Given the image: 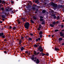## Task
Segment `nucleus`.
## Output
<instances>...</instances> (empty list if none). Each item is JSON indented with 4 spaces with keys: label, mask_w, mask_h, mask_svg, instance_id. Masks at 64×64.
I'll list each match as a JSON object with an SVG mask.
<instances>
[{
    "label": "nucleus",
    "mask_w": 64,
    "mask_h": 64,
    "mask_svg": "<svg viewBox=\"0 0 64 64\" xmlns=\"http://www.w3.org/2000/svg\"><path fill=\"white\" fill-rule=\"evenodd\" d=\"M30 24L28 22H27L25 23V24L24 25V27L25 28L28 29L29 28V25Z\"/></svg>",
    "instance_id": "nucleus-1"
},
{
    "label": "nucleus",
    "mask_w": 64,
    "mask_h": 64,
    "mask_svg": "<svg viewBox=\"0 0 64 64\" xmlns=\"http://www.w3.org/2000/svg\"><path fill=\"white\" fill-rule=\"evenodd\" d=\"M52 6L53 7H55V8H56L57 7V4H55L53 3L52 4Z\"/></svg>",
    "instance_id": "nucleus-2"
},
{
    "label": "nucleus",
    "mask_w": 64,
    "mask_h": 64,
    "mask_svg": "<svg viewBox=\"0 0 64 64\" xmlns=\"http://www.w3.org/2000/svg\"><path fill=\"white\" fill-rule=\"evenodd\" d=\"M52 17H53L54 19H56V16L55 14H53L52 15Z\"/></svg>",
    "instance_id": "nucleus-3"
},
{
    "label": "nucleus",
    "mask_w": 64,
    "mask_h": 64,
    "mask_svg": "<svg viewBox=\"0 0 64 64\" xmlns=\"http://www.w3.org/2000/svg\"><path fill=\"white\" fill-rule=\"evenodd\" d=\"M40 62L39 61V60H38V59H36V64H38Z\"/></svg>",
    "instance_id": "nucleus-4"
},
{
    "label": "nucleus",
    "mask_w": 64,
    "mask_h": 64,
    "mask_svg": "<svg viewBox=\"0 0 64 64\" xmlns=\"http://www.w3.org/2000/svg\"><path fill=\"white\" fill-rule=\"evenodd\" d=\"M33 18H34V20H36L37 19V17L36 16H34L33 17Z\"/></svg>",
    "instance_id": "nucleus-5"
},
{
    "label": "nucleus",
    "mask_w": 64,
    "mask_h": 64,
    "mask_svg": "<svg viewBox=\"0 0 64 64\" xmlns=\"http://www.w3.org/2000/svg\"><path fill=\"white\" fill-rule=\"evenodd\" d=\"M60 36H63V35H64V34L62 33V32H60Z\"/></svg>",
    "instance_id": "nucleus-6"
},
{
    "label": "nucleus",
    "mask_w": 64,
    "mask_h": 64,
    "mask_svg": "<svg viewBox=\"0 0 64 64\" xmlns=\"http://www.w3.org/2000/svg\"><path fill=\"white\" fill-rule=\"evenodd\" d=\"M4 35V33H0V36H2Z\"/></svg>",
    "instance_id": "nucleus-7"
},
{
    "label": "nucleus",
    "mask_w": 64,
    "mask_h": 64,
    "mask_svg": "<svg viewBox=\"0 0 64 64\" xmlns=\"http://www.w3.org/2000/svg\"><path fill=\"white\" fill-rule=\"evenodd\" d=\"M55 49L56 51H59V49L58 48H55Z\"/></svg>",
    "instance_id": "nucleus-8"
},
{
    "label": "nucleus",
    "mask_w": 64,
    "mask_h": 64,
    "mask_svg": "<svg viewBox=\"0 0 64 64\" xmlns=\"http://www.w3.org/2000/svg\"><path fill=\"white\" fill-rule=\"evenodd\" d=\"M45 21L44 20H43V21L42 22V23H41V24L42 25H43L45 24Z\"/></svg>",
    "instance_id": "nucleus-9"
},
{
    "label": "nucleus",
    "mask_w": 64,
    "mask_h": 64,
    "mask_svg": "<svg viewBox=\"0 0 64 64\" xmlns=\"http://www.w3.org/2000/svg\"><path fill=\"white\" fill-rule=\"evenodd\" d=\"M42 48L40 46L38 48V50H40L41 49H42Z\"/></svg>",
    "instance_id": "nucleus-10"
},
{
    "label": "nucleus",
    "mask_w": 64,
    "mask_h": 64,
    "mask_svg": "<svg viewBox=\"0 0 64 64\" xmlns=\"http://www.w3.org/2000/svg\"><path fill=\"white\" fill-rule=\"evenodd\" d=\"M40 55H42V56H44V55H45V54H44L42 52L40 53Z\"/></svg>",
    "instance_id": "nucleus-11"
},
{
    "label": "nucleus",
    "mask_w": 64,
    "mask_h": 64,
    "mask_svg": "<svg viewBox=\"0 0 64 64\" xmlns=\"http://www.w3.org/2000/svg\"><path fill=\"white\" fill-rule=\"evenodd\" d=\"M22 43V41H21V40H20L19 41V44H21V43Z\"/></svg>",
    "instance_id": "nucleus-12"
},
{
    "label": "nucleus",
    "mask_w": 64,
    "mask_h": 64,
    "mask_svg": "<svg viewBox=\"0 0 64 64\" xmlns=\"http://www.w3.org/2000/svg\"><path fill=\"white\" fill-rule=\"evenodd\" d=\"M62 40H63V39L61 38H60L58 39L59 41H62Z\"/></svg>",
    "instance_id": "nucleus-13"
},
{
    "label": "nucleus",
    "mask_w": 64,
    "mask_h": 64,
    "mask_svg": "<svg viewBox=\"0 0 64 64\" xmlns=\"http://www.w3.org/2000/svg\"><path fill=\"white\" fill-rule=\"evenodd\" d=\"M50 26L52 27H54V25L53 24H50Z\"/></svg>",
    "instance_id": "nucleus-14"
},
{
    "label": "nucleus",
    "mask_w": 64,
    "mask_h": 64,
    "mask_svg": "<svg viewBox=\"0 0 64 64\" xmlns=\"http://www.w3.org/2000/svg\"><path fill=\"white\" fill-rule=\"evenodd\" d=\"M24 49V47H22L20 48V50L21 51H23V50Z\"/></svg>",
    "instance_id": "nucleus-15"
},
{
    "label": "nucleus",
    "mask_w": 64,
    "mask_h": 64,
    "mask_svg": "<svg viewBox=\"0 0 64 64\" xmlns=\"http://www.w3.org/2000/svg\"><path fill=\"white\" fill-rule=\"evenodd\" d=\"M56 24V22L55 21L54 22L52 23V24H53V25H55Z\"/></svg>",
    "instance_id": "nucleus-16"
},
{
    "label": "nucleus",
    "mask_w": 64,
    "mask_h": 64,
    "mask_svg": "<svg viewBox=\"0 0 64 64\" xmlns=\"http://www.w3.org/2000/svg\"><path fill=\"white\" fill-rule=\"evenodd\" d=\"M43 34V32L42 31L40 32L39 33V35H41V34Z\"/></svg>",
    "instance_id": "nucleus-17"
},
{
    "label": "nucleus",
    "mask_w": 64,
    "mask_h": 64,
    "mask_svg": "<svg viewBox=\"0 0 64 64\" xmlns=\"http://www.w3.org/2000/svg\"><path fill=\"white\" fill-rule=\"evenodd\" d=\"M2 37L3 38H6V36H5L3 35L2 36Z\"/></svg>",
    "instance_id": "nucleus-18"
},
{
    "label": "nucleus",
    "mask_w": 64,
    "mask_h": 64,
    "mask_svg": "<svg viewBox=\"0 0 64 64\" xmlns=\"http://www.w3.org/2000/svg\"><path fill=\"white\" fill-rule=\"evenodd\" d=\"M46 12V10H43L42 11V13H45Z\"/></svg>",
    "instance_id": "nucleus-19"
},
{
    "label": "nucleus",
    "mask_w": 64,
    "mask_h": 64,
    "mask_svg": "<svg viewBox=\"0 0 64 64\" xmlns=\"http://www.w3.org/2000/svg\"><path fill=\"white\" fill-rule=\"evenodd\" d=\"M40 21H41V22H42V21H44V20H43V19L41 18H40Z\"/></svg>",
    "instance_id": "nucleus-20"
},
{
    "label": "nucleus",
    "mask_w": 64,
    "mask_h": 64,
    "mask_svg": "<svg viewBox=\"0 0 64 64\" xmlns=\"http://www.w3.org/2000/svg\"><path fill=\"white\" fill-rule=\"evenodd\" d=\"M6 12H10V10H9L8 9H6Z\"/></svg>",
    "instance_id": "nucleus-21"
},
{
    "label": "nucleus",
    "mask_w": 64,
    "mask_h": 64,
    "mask_svg": "<svg viewBox=\"0 0 64 64\" xmlns=\"http://www.w3.org/2000/svg\"><path fill=\"white\" fill-rule=\"evenodd\" d=\"M34 53L35 55H37V53H36V51H34Z\"/></svg>",
    "instance_id": "nucleus-22"
},
{
    "label": "nucleus",
    "mask_w": 64,
    "mask_h": 64,
    "mask_svg": "<svg viewBox=\"0 0 64 64\" xmlns=\"http://www.w3.org/2000/svg\"><path fill=\"white\" fill-rule=\"evenodd\" d=\"M38 27L40 28H41V27H42V26H41V24H40Z\"/></svg>",
    "instance_id": "nucleus-23"
},
{
    "label": "nucleus",
    "mask_w": 64,
    "mask_h": 64,
    "mask_svg": "<svg viewBox=\"0 0 64 64\" xmlns=\"http://www.w3.org/2000/svg\"><path fill=\"white\" fill-rule=\"evenodd\" d=\"M40 29H41V28H39V27H38V31H39L40 30Z\"/></svg>",
    "instance_id": "nucleus-24"
},
{
    "label": "nucleus",
    "mask_w": 64,
    "mask_h": 64,
    "mask_svg": "<svg viewBox=\"0 0 64 64\" xmlns=\"http://www.w3.org/2000/svg\"><path fill=\"white\" fill-rule=\"evenodd\" d=\"M34 46L35 47H37V46H37V45L36 44H35L34 45Z\"/></svg>",
    "instance_id": "nucleus-25"
},
{
    "label": "nucleus",
    "mask_w": 64,
    "mask_h": 64,
    "mask_svg": "<svg viewBox=\"0 0 64 64\" xmlns=\"http://www.w3.org/2000/svg\"><path fill=\"white\" fill-rule=\"evenodd\" d=\"M60 19V17L59 16H58L57 17V20H58V19Z\"/></svg>",
    "instance_id": "nucleus-26"
},
{
    "label": "nucleus",
    "mask_w": 64,
    "mask_h": 64,
    "mask_svg": "<svg viewBox=\"0 0 64 64\" xmlns=\"http://www.w3.org/2000/svg\"><path fill=\"white\" fill-rule=\"evenodd\" d=\"M43 51V48H42V49H41V50H40V52H42Z\"/></svg>",
    "instance_id": "nucleus-27"
},
{
    "label": "nucleus",
    "mask_w": 64,
    "mask_h": 64,
    "mask_svg": "<svg viewBox=\"0 0 64 64\" xmlns=\"http://www.w3.org/2000/svg\"><path fill=\"white\" fill-rule=\"evenodd\" d=\"M59 31V30H54V32H57V31Z\"/></svg>",
    "instance_id": "nucleus-28"
},
{
    "label": "nucleus",
    "mask_w": 64,
    "mask_h": 64,
    "mask_svg": "<svg viewBox=\"0 0 64 64\" xmlns=\"http://www.w3.org/2000/svg\"><path fill=\"white\" fill-rule=\"evenodd\" d=\"M28 40H30V41H31V40H32V38H28Z\"/></svg>",
    "instance_id": "nucleus-29"
},
{
    "label": "nucleus",
    "mask_w": 64,
    "mask_h": 64,
    "mask_svg": "<svg viewBox=\"0 0 64 64\" xmlns=\"http://www.w3.org/2000/svg\"><path fill=\"white\" fill-rule=\"evenodd\" d=\"M30 21H31V22L32 23H34V22L32 20H31Z\"/></svg>",
    "instance_id": "nucleus-30"
},
{
    "label": "nucleus",
    "mask_w": 64,
    "mask_h": 64,
    "mask_svg": "<svg viewBox=\"0 0 64 64\" xmlns=\"http://www.w3.org/2000/svg\"><path fill=\"white\" fill-rule=\"evenodd\" d=\"M31 59L32 60H34V58L32 57L31 58Z\"/></svg>",
    "instance_id": "nucleus-31"
},
{
    "label": "nucleus",
    "mask_w": 64,
    "mask_h": 64,
    "mask_svg": "<svg viewBox=\"0 0 64 64\" xmlns=\"http://www.w3.org/2000/svg\"><path fill=\"white\" fill-rule=\"evenodd\" d=\"M1 10H4V8H2L1 9Z\"/></svg>",
    "instance_id": "nucleus-32"
},
{
    "label": "nucleus",
    "mask_w": 64,
    "mask_h": 64,
    "mask_svg": "<svg viewBox=\"0 0 64 64\" xmlns=\"http://www.w3.org/2000/svg\"><path fill=\"white\" fill-rule=\"evenodd\" d=\"M38 40H39V41H40V40H41V38H38Z\"/></svg>",
    "instance_id": "nucleus-33"
},
{
    "label": "nucleus",
    "mask_w": 64,
    "mask_h": 64,
    "mask_svg": "<svg viewBox=\"0 0 64 64\" xmlns=\"http://www.w3.org/2000/svg\"><path fill=\"white\" fill-rule=\"evenodd\" d=\"M46 55H47V56H49V53H46Z\"/></svg>",
    "instance_id": "nucleus-34"
},
{
    "label": "nucleus",
    "mask_w": 64,
    "mask_h": 64,
    "mask_svg": "<svg viewBox=\"0 0 64 64\" xmlns=\"http://www.w3.org/2000/svg\"><path fill=\"white\" fill-rule=\"evenodd\" d=\"M40 38H42V35H40Z\"/></svg>",
    "instance_id": "nucleus-35"
},
{
    "label": "nucleus",
    "mask_w": 64,
    "mask_h": 64,
    "mask_svg": "<svg viewBox=\"0 0 64 64\" xmlns=\"http://www.w3.org/2000/svg\"><path fill=\"white\" fill-rule=\"evenodd\" d=\"M25 52L27 54L28 53V51H26Z\"/></svg>",
    "instance_id": "nucleus-36"
},
{
    "label": "nucleus",
    "mask_w": 64,
    "mask_h": 64,
    "mask_svg": "<svg viewBox=\"0 0 64 64\" xmlns=\"http://www.w3.org/2000/svg\"><path fill=\"white\" fill-rule=\"evenodd\" d=\"M60 8H62V5H60Z\"/></svg>",
    "instance_id": "nucleus-37"
},
{
    "label": "nucleus",
    "mask_w": 64,
    "mask_h": 64,
    "mask_svg": "<svg viewBox=\"0 0 64 64\" xmlns=\"http://www.w3.org/2000/svg\"><path fill=\"white\" fill-rule=\"evenodd\" d=\"M16 27H14V28H13V29L14 30H15V29H16Z\"/></svg>",
    "instance_id": "nucleus-38"
},
{
    "label": "nucleus",
    "mask_w": 64,
    "mask_h": 64,
    "mask_svg": "<svg viewBox=\"0 0 64 64\" xmlns=\"http://www.w3.org/2000/svg\"><path fill=\"white\" fill-rule=\"evenodd\" d=\"M36 2L37 4H38V3H39V2H38L37 1H36Z\"/></svg>",
    "instance_id": "nucleus-39"
},
{
    "label": "nucleus",
    "mask_w": 64,
    "mask_h": 64,
    "mask_svg": "<svg viewBox=\"0 0 64 64\" xmlns=\"http://www.w3.org/2000/svg\"><path fill=\"white\" fill-rule=\"evenodd\" d=\"M4 53H6V54H7V52L6 51H4Z\"/></svg>",
    "instance_id": "nucleus-40"
},
{
    "label": "nucleus",
    "mask_w": 64,
    "mask_h": 64,
    "mask_svg": "<svg viewBox=\"0 0 64 64\" xmlns=\"http://www.w3.org/2000/svg\"><path fill=\"white\" fill-rule=\"evenodd\" d=\"M40 18H41V19H42V18H43V16H40Z\"/></svg>",
    "instance_id": "nucleus-41"
},
{
    "label": "nucleus",
    "mask_w": 64,
    "mask_h": 64,
    "mask_svg": "<svg viewBox=\"0 0 64 64\" xmlns=\"http://www.w3.org/2000/svg\"><path fill=\"white\" fill-rule=\"evenodd\" d=\"M10 12L11 13H13V10H12V11H10Z\"/></svg>",
    "instance_id": "nucleus-42"
},
{
    "label": "nucleus",
    "mask_w": 64,
    "mask_h": 64,
    "mask_svg": "<svg viewBox=\"0 0 64 64\" xmlns=\"http://www.w3.org/2000/svg\"><path fill=\"white\" fill-rule=\"evenodd\" d=\"M22 19L23 20H24V21H25V20H24L25 19V18H23Z\"/></svg>",
    "instance_id": "nucleus-43"
},
{
    "label": "nucleus",
    "mask_w": 64,
    "mask_h": 64,
    "mask_svg": "<svg viewBox=\"0 0 64 64\" xmlns=\"http://www.w3.org/2000/svg\"><path fill=\"white\" fill-rule=\"evenodd\" d=\"M58 23H59V22H56V24H58Z\"/></svg>",
    "instance_id": "nucleus-44"
},
{
    "label": "nucleus",
    "mask_w": 64,
    "mask_h": 64,
    "mask_svg": "<svg viewBox=\"0 0 64 64\" xmlns=\"http://www.w3.org/2000/svg\"><path fill=\"white\" fill-rule=\"evenodd\" d=\"M36 42H37V41H38V39H36Z\"/></svg>",
    "instance_id": "nucleus-45"
},
{
    "label": "nucleus",
    "mask_w": 64,
    "mask_h": 64,
    "mask_svg": "<svg viewBox=\"0 0 64 64\" xmlns=\"http://www.w3.org/2000/svg\"><path fill=\"white\" fill-rule=\"evenodd\" d=\"M12 28V27H11V26H10L9 27V29H11V28Z\"/></svg>",
    "instance_id": "nucleus-46"
},
{
    "label": "nucleus",
    "mask_w": 64,
    "mask_h": 64,
    "mask_svg": "<svg viewBox=\"0 0 64 64\" xmlns=\"http://www.w3.org/2000/svg\"><path fill=\"white\" fill-rule=\"evenodd\" d=\"M32 9H33V10H35V8H32Z\"/></svg>",
    "instance_id": "nucleus-47"
},
{
    "label": "nucleus",
    "mask_w": 64,
    "mask_h": 64,
    "mask_svg": "<svg viewBox=\"0 0 64 64\" xmlns=\"http://www.w3.org/2000/svg\"><path fill=\"white\" fill-rule=\"evenodd\" d=\"M2 18H5V16H2Z\"/></svg>",
    "instance_id": "nucleus-48"
},
{
    "label": "nucleus",
    "mask_w": 64,
    "mask_h": 64,
    "mask_svg": "<svg viewBox=\"0 0 64 64\" xmlns=\"http://www.w3.org/2000/svg\"><path fill=\"white\" fill-rule=\"evenodd\" d=\"M63 27H64V26H63V25H62L61 26L62 28H63Z\"/></svg>",
    "instance_id": "nucleus-49"
},
{
    "label": "nucleus",
    "mask_w": 64,
    "mask_h": 64,
    "mask_svg": "<svg viewBox=\"0 0 64 64\" xmlns=\"http://www.w3.org/2000/svg\"><path fill=\"white\" fill-rule=\"evenodd\" d=\"M30 35L31 36H33V34H30Z\"/></svg>",
    "instance_id": "nucleus-50"
},
{
    "label": "nucleus",
    "mask_w": 64,
    "mask_h": 64,
    "mask_svg": "<svg viewBox=\"0 0 64 64\" xmlns=\"http://www.w3.org/2000/svg\"><path fill=\"white\" fill-rule=\"evenodd\" d=\"M18 24H20V22H18Z\"/></svg>",
    "instance_id": "nucleus-51"
},
{
    "label": "nucleus",
    "mask_w": 64,
    "mask_h": 64,
    "mask_svg": "<svg viewBox=\"0 0 64 64\" xmlns=\"http://www.w3.org/2000/svg\"><path fill=\"white\" fill-rule=\"evenodd\" d=\"M4 41L5 42L6 41V39H5L4 40Z\"/></svg>",
    "instance_id": "nucleus-52"
},
{
    "label": "nucleus",
    "mask_w": 64,
    "mask_h": 64,
    "mask_svg": "<svg viewBox=\"0 0 64 64\" xmlns=\"http://www.w3.org/2000/svg\"><path fill=\"white\" fill-rule=\"evenodd\" d=\"M2 20V21H5V19H3Z\"/></svg>",
    "instance_id": "nucleus-53"
},
{
    "label": "nucleus",
    "mask_w": 64,
    "mask_h": 64,
    "mask_svg": "<svg viewBox=\"0 0 64 64\" xmlns=\"http://www.w3.org/2000/svg\"><path fill=\"white\" fill-rule=\"evenodd\" d=\"M62 45H64V43H63L62 44Z\"/></svg>",
    "instance_id": "nucleus-54"
},
{
    "label": "nucleus",
    "mask_w": 64,
    "mask_h": 64,
    "mask_svg": "<svg viewBox=\"0 0 64 64\" xmlns=\"http://www.w3.org/2000/svg\"><path fill=\"white\" fill-rule=\"evenodd\" d=\"M36 61V60H34V62H35V61Z\"/></svg>",
    "instance_id": "nucleus-55"
},
{
    "label": "nucleus",
    "mask_w": 64,
    "mask_h": 64,
    "mask_svg": "<svg viewBox=\"0 0 64 64\" xmlns=\"http://www.w3.org/2000/svg\"><path fill=\"white\" fill-rule=\"evenodd\" d=\"M11 3H14L13 2V1L11 2Z\"/></svg>",
    "instance_id": "nucleus-56"
},
{
    "label": "nucleus",
    "mask_w": 64,
    "mask_h": 64,
    "mask_svg": "<svg viewBox=\"0 0 64 64\" xmlns=\"http://www.w3.org/2000/svg\"><path fill=\"white\" fill-rule=\"evenodd\" d=\"M39 53V52H38L36 54H37V55H38V54Z\"/></svg>",
    "instance_id": "nucleus-57"
},
{
    "label": "nucleus",
    "mask_w": 64,
    "mask_h": 64,
    "mask_svg": "<svg viewBox=\"0 0 64 64\" xmlns=\"http://www.w3.org/2000/svg\"><path fill=\"white\" fill-rule=\"evenodd\" d=\"M24 38L23 37H22V39H23Z\"/></svg>",
    "instance_id": "nucleus-58"
},
{
    "label": "nucleus",
    "mask_w": 64,
    "mask_h": 64,
    "mask_svg": "<svg viewBox=\"0 0 64 64\" xmlns=\"http://www.w3.org/2000/svg\"><path fill=\"white\" fill-rule=\"evenodd\" d=\"M52 37H54V35H52Z\"/></svg>",
    "instance_id": "nucleus-59"
},
{
    "label": "nucleus",
    "mask_w": 64,
    "mask_h": 64,
    "mask_svg": "<svg viewBox=\"0 0 64 64\" xmlns=\"http://www.w3.org/2000/svg\"><path fill=\"white\" fill-rule=\"evenodd\" d=\"M54 13H55V14H56L57 13V12H54Z\"/></svg>",
    "instance_id": "nucleus-60"
},
{
    "label": "nucleus",
    "mask_w": 64,
    "mask_h": 64,
    "mask_svg": "<svg viewBox=\"0 0 64 64\" xmlns=\"http://www.w3.org/2000/svg\"><path fill=\"white\" fill-rule=\"evenodd\" d=\"M1 0H0V3H1Z\"/></svg>",
    "instance_id": "nucleus-61"
},
{
    "label": "nucleus",
    "mask_w": 64,
    "mask_h": 64,
    "mask_svg": "<svg viewBox=\"0 0 64 64\" xmlns=\"http://www.w3.org/2000/svg\"><path fill=\"white\" fill-rule=\"evenodd\" d=\"M35 13L36 14L37 13V12H36V11L35 12Z\"/></svg>",
    "instance_id": "nucleus-62"
},
{
    "label": "nucleus",
    "mask_w": 64,
    "mask_h": 64,
    "mask_svg": "<svg viewBox=\"0 0 64 64\" xmlns=\"http://www.w3.org/2000/svg\"><path fill=\"white\" fill-rule=\"evenodd\" d=\"M10 10H12V8H10Z\"/></svg>",
    "instance_id": "nucleus-63"
},
{
    "label": "nucleus",
    "mask_w": 64,
    "mask_h": 64,
    "mask_svg": "<svg viewBox=\"0 0 64 64\" xmlns=\"http://www.w3.org/2000/svg\"><path fill=\"white\" fill-rule=\"evenodd\" d=\"M48 36H49V37H50V36H51L50 35H48Z\"/></svg>",
    "instance_id": "nucleus-64"
}]
</instances>
